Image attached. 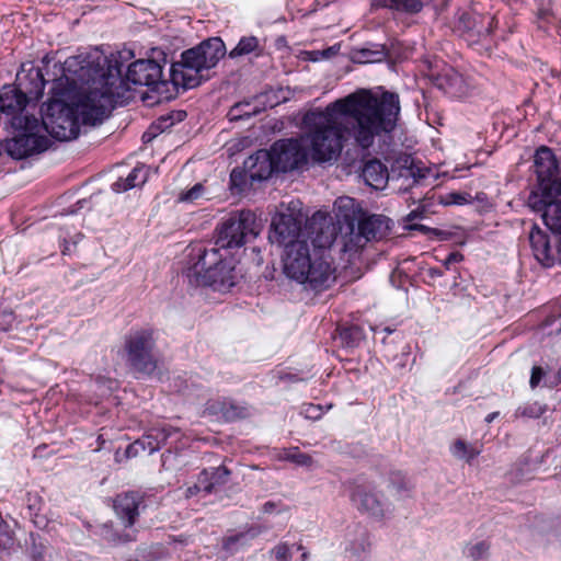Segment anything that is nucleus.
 I'll return each instance as SVG.
<instances>
[{
	"instance_id": "nucleus-33",
	"label": "nucleus",
	"mask_w": 561,
	"mask_h": 561,
	"mask_svg": "<svg viewBox=\"0 0 561 561\" xmlns=\"http://www.w3.org/2000/svg\"><path fill=\"white\" fill-rule=\"evenodd\" d=\"M545 408L538 402L526 403L516 410L517 416L538 419L545 413Z\"/></svg>"
},
{
	"instance_id": "nucleus-19",
	"label": "nucleus",
	"mask_w": 561,
	"mask_h": 561,
	"mask_svg": "<svg viewBox=\"0 0 561 561\" xmlns=\"http://www.w3.org/2000/svg\"><path fill=\"white\" fill-rule=\"evenodd\" d=\"M140 502L141 497L135 492H127L116 496L114 501V510L126 526L130 527L134 525L135 519L138 516Z\"/></svg>"
},
{
	"instance_id": "nucleus-27",
	"label": "nucleus",
	"mask_w": 561,
	"mask_h": 561,
	"mask_svg": "<svg viewBox=\"0 0 561 561\" xmlns=\"http://www.w3.org/2000/svg\"><path fill=\"white\" fill-rule=\"evenodd\" d=\"M260 43L255 36H243L240 38L237 46L230 50L229 57L234 59L241 56H245L252 53L260 51Z\"/></svg>"
},
{
	"instance_id": "nucleus-21",
	"label": "nucleus",
	"mask_w": 561,
	"mask_h": 561,
	"mask_svg": "<svg viewBox=\"0 0 561 561\" xmlns=\"http://www.w3.org/2000/svg\"><path fill=\"white\" fill-rule=\"evenodd\" d=\"M391 220L382 215H371L358 221L367 241L379 240L387 236Z\"/></svg>"
},
{
	"instance_id": "nucleus-3",
	"label": "nucleus",
	"mask_w": 561,
	"mask_h": 561,
	"mask_svg": "<svg viewBox=\"0 0 561 561\" xmlns=\"http://www.w3.org/2000/svg\"><path fill=\"white\" fill-rule=\"evenodd\" d=\"M335 238V227L325 222L312 240V252L307 242L291 244L283 259L285 275L306 289L322 291L329 288L335 280V268L323 250L330 248Z\"/></svg>"
},
{
	"instance_id": "nucleus-40",
	"label": "nucleus",
	"mask_w": 561,
	"mask_h": 561,
	"mask_svg": "<svg viewBox=\"0 0 561 561\" xmlns=\"http://www.w3.org/2000/svg\"><path fill=\"white\" fill-rule=\"evenodd\" d=\"M489 549H490V545L486 541H480V542H477L476 545L467 547L466 553L473 561H478L488 554Z\"/></svg>"
},
{
	"instance_id": "nucleus-45",
	"label": "nucleus",
	"mask_w": 561,
	"mask_h": 561,
	"mask_svg": "<svg viewBox=\"0 0 561 561\" xmlns=\"http://www.w3.org/2000/svg\"><path fill=\"white\" fill-rule=\"evenodd\" d=\"M301 414L305 415L306 419L319 420L322 416V409L320 405L310 403L304 407Z\"/></svg>"
},
{
	"instance_id": "nucleus-44",
	"label": "nucleus",
	"mask_w": 561,
	"mask_h": 561,
	"mask_svg": "<svg viewBox=\"0 0 561 561\" xmlns=\"http://www.w3.org/2000/svg\"><path fill=\"white\" fill-rule=\"evenodd\" d=\"M247 180H249V176L245 174L244 168H243V170H238V169L232 170V172L230 174V182H231L232 186L241 188L243 186V184H245Z\"/></svg>"
},
{
	"instance_id": "nucleus-31",
	"label": "nucleus",
	"mask_w": 561,
	"mask_h": 561,
	"mask_svg": "<svg viewBox=\"0 0 561 561\" xmlns=\"http://www.w3.org/2000/svg\"><path fill=\"white\" fill-rule=\"evenodd\" d=\"M14 545V533L0 515V554L9 551Z\"/></svg>"
},
{
	"instance_id": "nucleus-57",
	"label": "nucleus",
	"mask_w": 561,
	"mask_h": 561,
	"mask_svg": "<svg viewBox=\"0 0 561 561\" xmlns=\"http://www.w3.org/2000/svg\"><path fill=\"white\" fill-rule=\"evenodd\" d=\"M499 414H500L499 412H492V413H489V414L485 416V422H486V423H491V422H493V420H494L495 417H497V416H499Z\"/></svg>"
},
{
	"instance_id": "nucleus-52",
	"label": "nucleus",
	"mask_w": 561,
	"mask_h": 561,
	"mask_svg": "<svg viewBox=\"0 0 561 561\" xmlns=\"http://www.w3.org/2000/svg\"><path fill=\"white\" fill-rule=\"evenodd\" d=\"M336 204H337L339 208L353 207L354 199L350 198V197H341V198L337 199Z\"/></svg>"
},
{
	"instance_id": "nucleus-28",
	"label": "nucleus",
	"mask_w": 561,
	"mask_h": 561,
	"mask_svg": "<svg viewBox=\"0 0 561 561\" xmlns=\"http://www.w3.org/2000/svg\"><path fill=\"white\" fill-rule=\"evenodd\" d=\"M481 19L479 14L462 13L458 19V32L476 33L479 37L483 32L489 34L488 28L483 30L482 27H478V23Z\"/></svg>"
},
{
	"instance_id": "nucleus-26",
	"label": "nucleus",
	"mask_w": 561,
	"mask_h": 561,
	"mask_svg": "<svg viewBox=\"0 0 561 561\" xmlns=\"http://www.w3.org/2000/svg\"><path fill=\"white\" fill-rule=\"evenodd\" d=\"M139 450L153 454L159 450V443L153 434L148 431L141 438L137 439L134 444L127 447V456H137Z\"/></svg>"
},
{
	"instance_id": "nucleus-1",
	"label": "nucleus",
	"mask_w": 561,
	"mask_h": 561,
	"mask_svg": "<svg viewBox=\"0 0 561 561\" xmlns=\"http://www.w3.org/2000/svg\"><path fill=\"white\" fill-rule=\"evenodd\" d=\"M397 93L381 94L360 89L304 116L308 128L306 141L316 163L336 161L343 150V134L353 138L362 149H369L377 137L392 134L400 118Z\"/></svg>"
},
{
	"instance_id": "nucleus-53",
	"label": "nucleus",
	"mask_w": 561,
	"mask_h": 561,
	"mask_svg": "<svg viewBox=\"0 0 561 561\" xmlns=\"http://www.w3.org/2000/svg\"><path fill=\"white\" fill-rule=\"evenodd\" d=\"M202 491V486L197 483L188 486L185 491V496L188 499V497H192L194 495H196L197 493H199Z\"/></svg>"
},
{
	"instance_id": "nucleus-59",
	"label": "nucleus",
	"mask_w": 561,
	"mask_h": 561,
	"mask_svg": "<svg viewBox=\"0 0 561 561\" xmlns=\"http://www.w3.org/2000/svg\"><path fill=\"white\" fill-rule=\"evenodd\" d=\"M450 197L453 198V203H455V202H456V194H455V193H451V194H450Z\"/></svg>"
},
{
	"instance_id": "nucleus-43",
	"label": "nucleus",
	"mask_w": 561,
	"mask_h": 561,
	"mask_svg": "<svg viewBox=\"0 0 561 561\" xmlns=\"http://www.w3.org/2000/svg\"><path fill=\"white\" fill-rule=\"evenodd\" d=\"M209 470L205 469L203 470L197 480V484L202 486V491H204L206 494L211 493L216 488V482H213L209 477Z\"/></svg>"
},
{
	"instance_id": "nucleus-29",
	"label": "nucleus",
	"mask_w": 561,
	"mask_h": 561,
	"mask_svg": "<svg viewBox=\"0 0 561 561\" xmlns=\"http://www.w3.org/2000/svg\"><path fill=\"white\" fill-rule=\"evenodd\" d=\"M480 92L479 79L473 76H458V100Z\"/></svg>"
},
{
	"instance_id": "nucleus-39",
	"label": "nucleus",
	"mask_w": 561,
	"mask_h": 561,
	"mask_svg": "<svg viewBox=\"0 0 561 561\" xmlns=\"http://www.w3.org/2000/svg\"><path fill=\"white\" fill-rule=\"evenodd\" d=\"M390 485L397 491V493L401 494L404 491L410 489V481L405 478V476L400 471H393L389 477Z\"/></svg>"
},
{
	"instance_id": "nucleus-54",
	"label": "nucleus",
	"mask_w": 561,
	"mask_h": 561,
	"mask_svg": "<svg viewBox=\"0 0 561 561\" xmlns=\"http://www.w3.org/2000/svg\"><path fill=\"white\" fill-rule=\"evenodd\" d=\"M275 508V503L274 502H266L263 504V507H262V511L263 513H272Z\"/></svg>"
},
{
	"instance_id": "nucleus-17",
	"label": "nucleus",
	"mask_w": 561,
	"mask_h": 561,
	"mask_svg": "<svg viewBox=\"0 0 561 561\" xmlns=\"http://www.w3.org/2000/svg\"><path fill=\"white\" fill-rule=\"evenodd\" d=\"M529 241L535 257L546 267L553 266L556 255L549 236L535 226L530 231Z\"/></svg>"
},
{
	"instance_id": "nucleus-60",
	"label": "nucleus",
	"mask_w": 561,
	"mask_h": 561,
	"mask_svg": "<svg viewBox=\"0 0 561 561\" xmlns=\"http://www.w3.org/2000/svg\"><path fill=\"white\" fill-rule=\"evenodd\" d=\"M457 257H458V262H460L462 260V255L459 252L457 254Z\"/></svg>"
},
{
	"instance_id": "nucleus-35",
	"label": "nucleus",
	"mask_w": 561,
	"mask_h": 561,
	"mask_svg": "<svg viewBox=\"0 0 561 561\" xmlns=\"http://www.w3.org/2000/svg\"><path fill=\"white\" fill-rule=\"evenodd\" d=\"M159 443V449L167 444L168 439L172 435H176L179 432L176 428L169 425L154 426L149 430Z\"/></svg>"
},
{
	"instance_id": "nucleus-22",
	"label": "nucleus",
	"mask_w": 561,
	"mask_h": 561,
	"mask_svg": "<svg viewBox=\"0 0 561 561\" xmlns=\"http://www.w3.org/2000/svg\"><path fill=\"white\" fill-rule=\"evenodd\" d=\"M364 182L375 190H382L388 182L389 173L379 160L373 159L364 164L362 170Z\"/></svg>"
},
{
	"instance_id": "nucleus-14",
	"label": "nucleus",
	"mask_w": 561,
	"mask_h": 561,
	"mask_svg": "<svg viewBox=\"0 0 561 561\" xmlns=\"http://www.w3.org/2000/svg\"><path fill=\"white\" fill-rule=\"evenodd\" d=\"M126 80L134 85H146L153 91H160L167 85L162 78V67L153 59L136 60L128 66Z\"/></svg>"
},
{
	"instance_id": "nucleus-24",
	"label": "nucleus",
	"mask_w": 561,
	"mask_h": 561,
	"mask_svg": "<svg viewBox=\"0 0 561 561\" xmlns=\"http://www.w3.org/2000/svg\"><path fill=\"white\" fill-rule=\"evenodd\" d=\"M374 5L409 14L419 13L423 9L420 0H374Z\"/></svg>"
},
{
	"instance_id": "nucleus-7",
	"label": "nucleus",
	"mask_w": 561,
	"mask_h": 561,
	"mask_svg": "<svg viewBox=\"0 0 561 561\" xmlns=\"http://www.w3.org/2000/svg\"><path fill=\"white\" fill-rule=\"evenodd\" d=\"M534 162L538 185L529 194L528 205L534 211L541 213L548 203L560 197L561 178H557L559 165L552 149L549 147H539L536 150Z\"/></svg>"
},
{
	"instance_id": "nucleus-55",
	"label": "nucleus",
	"mask_w": 561,
	"mask_h": 561,
	"mask_svg": "<svg viewBox=\"0 0 561 561\" xmlns=\"http://www.w3.org/2000/svg\"><path fill=\"white\" fill-rule=\"evenodd\" d=\"M456 261V252H450L446 260H445V265L447 268H449V266Z\"/></svg>"
},
{
	"instance_id": "nucleus-20",
	"label": "nucleus",
	"mask_w": 561,
	"mask_h": 561,
	"mask_svg": "<svg viewBox=\"0 0 561 561\" xmlns=\"http://www.w3.org/2000/svg\"><path fill=\"white\" fill-rule=\"evenodd\" d=\"M370 549L371 541L368 533L359 526L356 527L353 538L347 539L346 554L355 561H363L368 557Z\"/></svg>"
},
{
	"instance_id": "nucleus-16",
	"label": "nucleus",
	"mask_w": 561,
	"mask_h": 561,
	"mask_svg": "<svg viewBox=\"0 0 561 561\" xmlns=\"http://www.w3.org/2000/svg\"><path fill=\"white\" fill-rule=\"evenodd\" d=\"M243 167L251 183L267 180L276 171L270 151L263 149L245 159Z\"/></svg>"
},
{
	"instance_id": "nucleus-6",
	"label": "nucleus",
	"mask_w": 561,
	"mask_h": 561,
	"mask_svg": "<svg viewBox=\"0 0 561 561\" xmlns=\"http://www.w3.org/2000/svg\"><path fill=\"white\" fill-rule=\"evenodd\" d=\"M105 57L91 54H80L67 58L62 65V78L67 81L72 90H79L78 94L89 93L95 89V82L100 80L106 81V88L121 92L125 95L126 89L121 78L106 76L103 71Z\"/></svg>"
},
{
	"instance_id": "nucleus-5",
	"label": "nucleus",
	"mask_w": 561,
	"mask_h": 561,
	"mask_svg": "<svg viewBox=\"0 0 561 561\" xmlns=\"http://www.w3.org/2000/svg\"><path fill=\"white\" fill-rule=\"evenodd\" d=\"M226 55V46L221 38L211 37L199 45L181 54V60L170 68V79L174 87L192 89L201 84V72L214 68Z\"/></svg>"
},
{
	"instance_id": "nucleus-25",
	"label": "nucleus",
	"mask_w": 561,
	"mask_h": 561,
	"mask_svg": "<svg viewBox=\"0 0 561 561\" xmlns=\"http://www.w3.org/2000/svg\"><path fill=\"white\" fill-rule=\"evenodd\" d=\"M466 204L472 205L480 215L491 209V204L484 192H478L474 196L467 192H458V206Z\"/></svg>"
},
{
	"instance_id": "nucleus-56",
	"label": "nucleus",
	"mask_w": 561,
	"mask_h": 561,
	"mask_svg": "<svg viewBox=\"0 0 561 561\" xmlns=\"http://www.w3.org/2000/svg\"><path fill=\"white\" fill-rule=\"evenodd\" d=\"M442 274H443V272L439 268H434V267L428 268V275L433 278L442 276Z\"/></svg>"
},
{
	"instance_id": "nucleus-48",
	"label": "nucleus",
	"mask_w": 561,
	"mask_h": 561,
	"mask_svg": "<svg viewBox=\"0 0 561 561\" xmlns=\"http://www.w3.org/2000/svg\"><path fill=\"white\" fill-rule=\"evenodd\" d=\"M14 322V316L11 311L0 313V331H8Z\"/></svg>"
},
{
	"instance_id": "nucleus-15",
	"label": "nucleus",
	"mask_w": 561,
	"mask_h": 561,
	"mask_svg": "<svg viewBox=\"0 0 561 561\" xmlns=\"http://www.w3.org/2000/svg\"><path fill=\"white\" fill-rule=\"evenodd\" d=\"M301 228V221L291 214H276L271 224L268 239L272 243L285 247V252L294 243H300L297 240Z\"/></svg>"
},
{
	"instance_id": "nucleus-63",
	"label": "nucleus",
	"mask_w": 561,
	"mask_h": 561,
	"mask_svg": "<svg viewBox=\"0 0 561 561\" xmlns=\"http://www.w3.org/2000/svg\"><path fill=\"white\" fill-rule=\"evenodd\" d=\"M559 78H561V73L559 75Z\"/></svg>"
},
{
	"instance_id": "nucleus-9",
	"label": "nucleus",
	"mask_w": 561,
	"mask_h": 561,
	"mask_svg": "<svg viewBox=\"0 0 561 561\" xmlns=\"http://www.w3.org/2000/svg\"><path fill=\"white\" fill-rule=\"evenodd\" d=\"M262 230V224L251 210L231 213L216 227L217 249L241 248L255 239Z\"/></svg>"
},
{
	"instance_id": "nucleus-12",
	"label": "nucleus",
	"mask_w": 561,
	"mask_h": 561,
	"mask_svg": "<svg viewBox=\"0 0 561 561\" xmlns=\"http://www.w3.org/2000/svg\"><path fill=\"white\" fill-rule=\"evenodd\" d=\"M351 501L356 510L376 520H382L390 512V504L371 483H357L351 492Z\"/></svg>"
},
{
	"instance_id": "nucleus-49",
	"label": "nucleus",
	"mask_w": 561,
	"mask_h": 561,
	"mask_svg": "<svg viewBox=\"0 0 561 561\" xmlns=\"http://www.w3.org/2000/svg\"><path fill=\"white\" fill-rule=\"evenodd\" d=\"M112 190L115 192V193H122V192H126L128 190H131L129 186H127V182H126V179H118L116 182H114L112 184Z\"/></svg>"
},
{
	"instance_id": "nucleus-4",
	"label": "nucleus",
	"mask_w": 561,
	"mask_h": 561,
	"mask_svg": "<svg viewBox=\"0 0 561 561\" xmlns=\"http://www.w3.org/2000/svg\"><path fill=\"white\" fill-rule=\"evenodd\" d=\"M185 276L192 287H211L218 291L230 289L237 282L232 261L225 259L217 248L194 249Z\"/></svg>"
},
{
	"instance_id": "nucleus-2",
	"label": "nucleus",
	"mask_w": 561,
	"mask_h": 561,
	"mask_svg": "<svg viewBox=\"0 0 561 561\" xmlns=\"http://www.w3.org/2000/svg\"><path fill=\"white\" fill-rule=\"evenodd\" d=\"M105 88V80L95 82L94 90L78 94L71 105L58 99L50 100L39 119L45 135L61 141L71 140L79 136L81 124L95 126L103 123L124 99L123 93Z\"/></svg>"
},
{
	"instance_id": "nucleus-34",
	"label": "nucleus",
	"mask_w": 561,
	"mask_h": 561,
	"mask_svg": "<svg viewBox=\"0 0 561 561\" xmlns=\"http://www.w3.org/2000/svg\"><path fill=\"white\" fill-rule=\"evenodd\" d=\"M256 113H257L256 110L250 108L249 103H238L231 107L228 115L230 117V121H239V119L251 117L252 115H254Z\"/></svg>"
},
{
	"instance_id": "nucleus-10",
	"label": "nucleus",
	"mask_w": 561,
	"mask_h": 561,
	"mask_svg": "<svg viewBox=\"0 0 561 561\" xmlns=\"http://www.w3.org/2000/svg\"><path fill=\"white\" fill-rule=\"evenodd\" d=\"M27 77L31 80L32 87L27 92L22 91L15 85H4L0 90V112L13 117H24L21 113L26 107L30 99L38 100L44 93L46 80L42 70L37 67H32L28 70Z\"/></svg>"
},
{
	"instance_id": "nucleus-50",
	"label": "nucleus",
	"mask_w": 561,
	"mask_h": 561,
	"mask_svg": "<svg viewBox=\"0 0 561 561\" xmlns=\"http://www.w3.org/2000/svg\"><path fill=\"white\" fill-rule=\"evenodd\" d=\"M242 539H244L243 535L227 538L225 541V549L229 550V551L234 550L236 542H238L239 540H242Z\"/></svg>"
},
{
	"instance_id": "nucleus-30",
	"label": "nucleus",
	"mask_w": 561,
	"mask_h": 561,
	"mask_svg": "<svg viewBox=\"0 0 561 561\" xmlns=\"http://www.w3.org/2000/svg\"><path fill=\"white\" fill-rule=\"evenodd\" d=\"M483 445L481 443L467 444L458 439V456L463 458L469 465L482 453Z\"/></svg>"
},
{
	"instance_id": "nucleus-46",
	"label": "nucleus",
	"mask_w": 561,
	"mask_h": 561,
	"mask_svg": "<svg viewBox=\"0 0 561 561\" xmlns=\"http://www.w3.org/2000/svg\"><path fill=\"white\" fill-rule=\"evenodd\" d=\"M275 561H289L291 559L290 548L286 543L275 547Z\"/></svg>"
},
{
	"instance_id": "nucleus-51",
	"label": "nucleus",
	"mask_w": 561,
	"mask_h": 561,
	"mask_svg": "<svg viewBox=\"0 0 561 561\" xmlns=\"http://www.w3.org/2000/svg\"><path fill=\"white\" fill-rule=\"evenodd\" d=\"M551 15H552V11L548 8H540L537 11V18L542 21L548 22Z\"/></svg>"
},
{
	"instance_id": "nucleus-11",
	"label": "nucleus",
	"mask_w": 561,
	"mask_h": 561,
	"mask_svg": "<svg viewBox=\"0 0 561 561\" xmlns=\"http://www.w3.org/2000/svg\"><path fill=\"white\" fill-rule=\"evenodd\" d=\"M153 334L151 329H139L133 331L126 339L128 362L137 371L151 374L157 367Z\"/></svg>"
},
{
	"instance_id": "nucleus-37",
	"label": "nucleus",
	"mask_w": 561,
	"mask_h": 561,
	"mask_svg": "<svg viewBox=\"0 0 561 561\" xmlns=\"http://www.w3.org/2000/svg\"><path fill=\"white\" fill-rule=\"evenodd\" d=\"M127 186L134 188L138 185L144 184L147 181V171L144 165L135 167L130 173L125 178Z\"/></svg>"
},
{
	"instance_id": "nucleus-13",
	"label": "nucleus",
	"mask_w": 561,
	"mask_h": 561,
	"mask_svg": "<svg viewBox=\"0 0 561 561\" xmlns=\"http://www.w3.org/2000/svg\"><path fill=\"white\" fill-rule=\"evenodd\" d=\"M277 172H288L308 161V152L298 139H282L268 150Z\"/></svg>"
},
{
	"instance_id": "nucleus-58",
	"label": "nucleus",
	"mask_w": 561,
	"mask_h": 561,
	"mask_svg": "<svg viewBox=\"0 0 561 561\" xmlns=\"http://www.w3.org/2000/svg\"><path fill=\"white\" fill-rule=\"evenodd\" d=\"M301 559L305 561L308 559V553L307 552H304L302 556H301Z\"/></svg>"
},
{
	"instance_id": "nucleus-8",
	"label": "nucleus",
	"mask_w": 561,
	"mask_h": 561,
	"mask_svg": "<svg viewBox=\"0 0 561 561\" xmlns=\"http://www.w3.org/2000/svg\"><path fill=\"white\" fill-rule=\"evenodd\" d=\"M13 136L5 140V151L14 159H24L45 151L50 140L43 130V124L34 115L13 117Z\"/></svg>"
},
{
	"instance_id": "nucleus-18",
	"label": "nucleus",
	"mask_w": 561,
	"mask_h": 561,
	"mask_svg": "<svg viewBox=\"0 0 561 561\" xmlns=\"http://www.w3.org/2000/svg\"><path fill=\"white\" fill-rule=\"evenodd\" d=\"M209 414L220 416L226 421H234L250 415V409L245 404L232 400L209 401L206 407Z\"/></svg>"
},
{
	"instance_id": "nucleus-41",
	"label": "nucleus",
	"mask_w": 561,
	"mask_h": 561,
	"mask_svg": "<svg viewBox=\"0 0 561 561\" xmlns=\"http://www.w3.org/2000/svg\"><path fill=\"white\" fill-rule=\"evenodd\" d=\"M204 186L201 183L195 184L192 188L182 192L179 196L180 202L192 203L198 199L204 194Z\"/></svg>"
},
{
	"instance_id": "nucleus-36",
	"label": "nucleus",
	"mask_w": 561,
	"mask_h": 561,
	"mask_svg": "<svg viewBox=\"0 0 561 561\" xmlns=\"http://www.w3.org/2000/svg\"><path fill=\"white\" fill-rule=\"evenodd\" d=\"M285 459L301 467H311L313 465L312 457L301 453L298 448H293L289 451H287L285 455Z\"/></svg>"
},
{
	"instance_id": "nucleus-38",
	"label": "nucleus",
	"mask_w": 561,
	"mask_h": 561,
	"mask_svg": "<svg viewBox=\"0 0 561 561\" xmlns=\"http://www.w3.org/2000/svg\"><path fill=\"white\" fill-rule=\"evenodd\" d=\"M425 217V208L424 207H417L413 210H411L407 217H405V227L409 230H426V227L423 225L414 224V220L416 219H423Z\"/></svg>"
},
{
	"instance_id": "nucleus-62",
	"label": "nucleus",
	"mask_w": 561,
	"mask_h": 561,
	"mask_svg": "<svg viewBox=\"0 0 561 561\" xmlns=\"http://www.w3.org/2000/svg\"><path fill=\"white\" fill-rule=\"evenodd\" d=\"M559 375H561V367H560V370H559Z\"/></svg>"
},
{
	"instance_id": "nucleus-61",
	"label": "nucleus",
	"mask_w": 561,
	"mask_h": 561,
	"mask_svg": "<svg viewBox=\"0 0 561 561\" xmlns=\"http://www.w3.org/2000/svg\"><path fill=\"white\" fill-rule=\"evenodd\" d=\"M385 331L390 334L392 331L389 328H385Z\"/></svg>"
},
{
	"instance_id": "nucleus-32",
	"label": "nucleus",
	"mask_w": 561,
	"mask_h": 561,
	"mask_svg": "<svg viewBox=\"0 0 561 561\" xmlns=\"http://www.w3.org/2000/svg\"><path fill=\"white\" fill-rule=\"evenodd\" d=\"M362 330L358 327L342 328L340 331V339L346 346H357L362 340Z\"/></svg>"
},
{
	"instance_id": "nucleus-42",
	"label": "nucleus",
	"mask_w": 561,
	"mask_h": 561,
	"mask_svg": "<svg viewBox=\"0 0 561 561\" xmlns=\"http://www.w3.org/2000/svg\"><path fill=\"white\" fill-rule=\"evenodd\" d=\"M209 477L213 482H216V486L226 483L228 476L230 474L229 470L224 466H218L216 468H210Z\"/></svg>"
},
{
	"instance_id": "nucleus-47",
	"label": "nucleus",
	"mask_w": 561,
	"mask_h": 561,
	"mask_svg": "<svg viewBox=\"0 0 561 561\" xmlns=\"http://www.w3.org/2000/svg\"><path fill=\"white\" fill-rule=\"evenodd\" d=\"M545 370L541 366H534L531 368V375H530V379H529V385L530 387L534 389L536 387L539 386L541 379L543 378L545 376Z\"/></svg>"
},
{
	"instance_id": "nucleus-23",
	"label": "nucleus",
	"mask_w": 561,
	"mask_h": 561,
	"mask_svg": "<svg viewBox=\"0 0 561 561\" xmlns=\"http://www.w3.org/2000/svg\"><path fill=\"white\" fill-rule=\"evenodd\" d=\"M342 251L350 255L357 253L367 244V237L363 233L360 227L354 224L348 226V232L344 233L341 238Z\"/></svg>"
}]
</instances>
